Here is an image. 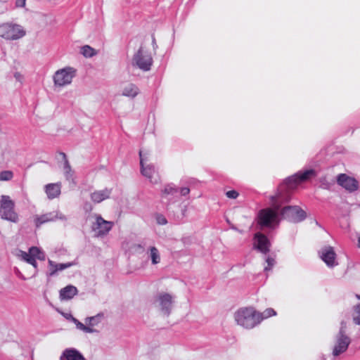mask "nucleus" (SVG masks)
Returning a JSON list of instances; mask_svg holds the SVG:
<instances>
[{
    "mask_svg": "<svg viewBox=\"0 0 360 360\" xmlns=\"http://www.w3.org/2000/svg\"><path fill=\"white\" fill-rule=\"evenodd\" d=\"M289 198L283 196L281 193L277 195L271 196V202L272 209L268 208L262 210L259 213V222L261 225L271 227L274 224L278 222V212L281 204L288 202Z\"/></svg>",
    "mask_w": 360,
    "mask_h": 360,
    "instance_id": "f257e3e1",
    "label": "nucleus"
},
{
    "mask_svg": "<svg viewBox=\"0 0 360 360\" xmlns=\"http://www.w3.org/2000/svg\"><path fill=\"white\" fill-rule=\"evenodd\" d=\"M258 311L253 307H242L234 313L236 323L245 328L252 329L259 324Z\"/></svg>",
    "mask_w": 360,
    "mask_h": 360,
    "instance_id": "f03ea898",
    "label": "nucleus"
},
{
    "mask_svg": "<svg viewBox=\"0 0 360 360\" xmlns=\"http://www.w3.org/2000/svg\"><path fill=\"white\" fill-rule=\"evenodd\" d=\"M351 342V338L347 333V323L342 321L340 323L338 332L335 334L333 338V356L338 357L345 353L347 350Z\"/></svg>",
    "mask_w": 360,
    "mask_h": 360,
    "instance_id": "7ed1b4c3",
    "label": "nucleus"
},
{
    "mask_svg": "<svg viewBox=\"0 0 360 360\" xmlns=\"http://www.w3.org/2000/svg\"><path fill=\"white\" fill-rule=\"evenodd\" d=\"M175 297L174 295L161 292L155 295L153 304L161 314L168 316L172 312Z\"/></svg>",
    "mask_w": 360,
    "mask_h": 360,
    "instance_id": "20e7f679",
    "label": "nucleus"
},
{
    "mask_svg": "<svg viewBox=\"0 0 360 360\" xmlns=\"http://www.w3.org/2000/svg\"><path fill=\"white\" fill-rule=\"evenodd\" d=\"M15 203L8 195H3L0 200V215L4 219L13 223L18 221V214L15 211Z\"/></svg>",
    "mask_w": 360,
    "mask_h": 360,
    "instance_id": "39448f33",
    "label": "nucleus"
},
{
    "mask_svg": "<svg viewBox=\"0 0 360 360\" xmlns=\"http://www.w3.org/2000/svg\"><path fill=\"white\" fill-rule=\"evenodd\" d=\"M26 34L23 27L18 24L5 22L0 25V37L6 40H17Z\"/></svg>",
    "mask_w": 360,
    "mask_h": 360,
    "instance_id": "423d86ee",
    "label": "nucleus"
},
{
    "mask_svg": "<svg viewBox=\"0 0 360 360\" xmlns=\"http://www.w3.org/2000/svg\"><path fill=\"white\" fill-rule=\"evenodd\" d=\"M153 62L151 55L147 51H145L143 47H140L138 51L134 55L131 64L133 66L137 67L140 70L146 72L150 70Z\"/></svg>",
    "mask_w": 360,
    "mask_h": 360,
    "instance_id": "0eeeda50",
    "label": "nucleus"
},
{
    "mask_svg": "<svg viewBox=\"0 0 360 360\" xmlns=\"http://www.w3.org/2000/svg\"><path fill=\"white\" fill-rule=\"evenodd\" d=\"M76 70L72 67H65L57 70L53 75V83L56 86H65L71 84L75 77Z\"/></svg>",
    "mask_w": 360,
    "mask_h": 360,
    "instance_id": "6e6552de",
    "label": "nucleus"
},
{
    "mask_svg": "<svg viewBox=\"0 0 360 360\" xmlns=\"http://www.w3.org/2000/svg\"><path fill=\"white\" fill-rule=\"evenodd\" d=\"M283 218L294 222L298 223L304 220L307 217L306 212L299 206H286L281 211Z\"/></svg>",
    "mask_w": 360,
    "mask_h": 360,
    "instance_id": "1a4fd4ad",
    "label": "nucleus"
},
{
    "mask_svg": "<svg viewBox=\"0 0 360 360\" xmlns=\"http://www.w3.org/2000/svg\"><path fill=\"white\" fill-rule=\"evenodd\" d=\"M316 176L314 169H307L304 172H299L285 179L284 184L286 185L288 190L294 189L299 183L306 181Z\"/></svg>",
    "mask_w": 360,
    "mask_h": 360,
    "instance_id": "9d476101",
    "label": "nucleus"
},
{
    "mask_svg": "<svg viewBox=\"0 0 360 360\" xmlns=\"http://www.w3.org/2000/svg\"><path fill=\"white\" fill-rule=\"evenodd\" d=\"M139 156L142 175L148 179L152 184H158L160 179L156 174L154 166L152 165H145L144 162L146 160V157H145L142 150L139 152Z\"/></svg>",
    "mask_w": 360,
    "mask_h": 360,
    "instance_id": "9b49d317",
    "label": "nucleus"
},
{
    "mask_svg": "<svg viewBox=\"0 0 360 360\" xmlns=\"http://www.w3.org/2000/svg\"><path fill=\"white\" fill-rule=\"evenodd\" d=\"M96 221L92 225L93 230L98 236H105L113 226V222L106 221L101 215L95 214Z\"/></svg>",
    "mask_w": 360,
    "mask_h": 360,
    "instance_id": "f8f14e48",
    "label": "nucleus"
},
{
    "mask_svg": "<svg viewBox=\"0 0 360 360\" xmlns=\"http://www.w3.org/2000/svg\"><path fill=\"white\" fill-rule=\"evenodd\" d=\"M337 183L349 193L356 191L359 187L358 181L354 178L346 174H338L337 176Z\"/></svg>",
    "mask_w": 360,
    "mask_h": 360,
    "instance_id": "ddd939ff",
    "label": "nucleus"
},
{
    "mask_svg": "<svg viewBox=\"0 0 360 360\" xmlns=\"http://www.w3.org/2000/svg\"><path fill=\"white\" fill-rule=\"evenodd\" d=\"M319 255L321 259L328 267H334L338 265L336 253L332 247L326 246L322 248L319 251Z\"/></svg>",
    "mask_w": 360,
    "mask_h": 360,
    "instance_id": "4468645a",
    "label": "nucleus"
},
{
    "mask_svg": "<svg viewBox=\"0 0 360 360\" xmlns=\"http://www.w3.org/2000/svg\"><path fill=\"white\" fill-rule=\"evenodd\" d=\"M65 220V217L58 211L46 213L42 215H36L34 219V222L37 227H39L41 224L53 221L56 219Z\"/></svg>",
    "mask_w": 360,
    "mask_h": 360,
    "instance_id": "2eb2a0df",
    "label": "nucleus"
},
{
    "mask_svg": "<svg viewBox=\"0 0 360 360\" xmlns=\"http://www.w3.org/2000/svg\"><path fill=\"white\" fill-rule=\"evenodd\" d=\"M161 197L167 203L176 202L179 200V189L173 184H167L162 189Z\"/></svg>",
    "mask_w": 360,
    "mask_h": 360,
    "instance_id": "dca6fc26",
    "label": "nucleus"
},
{
    "mask_svg": "<svg viewBox=\"0 0 360 360\" xmlns=\"http://www.w3.org/2000/svg\"><path fill=\"white\" fill-rule=\"evenodd\" d=\"M254 248L264 254H266L269 251L270 242L268 238L260 233L255 235Z\"/></svg>",
    "mask_w": 360,
    "mask_h": 360,
    "instance_id": "f3484780",
    "label": "nucleus"
},
{
    "mask_svg": "<svg viewBox=\"0 0 360 360\" xmlns=\"http://www.w3.org/2000/svg\"><path fill=\"white\" fill-rule=\"evenodd\" d=\"M59 360H86L84 355L77 349L69 347L61 353Z\"/></svg>",
    "mask_w": 360,
    "mask_h": 360,
    "instance_id": "a211bd4d",
    "label": "nucleus"
},
{
    "mask_svg": "<svg viewBox=\"0 0 360 360\" xmlns=\"http://www.w3.org/2000/svg\"><path fill=\"white\" fill-rule=\"evenodd\" d=\"M48 264L50 276H53L56 275L58 271H63L65 269L70 268L77 264L75 262L58 264L50 259H49Z\"/></svg>",
    "mask_w": 360,
    "mask_h": 360,
    "instance_id": "6ab92c4d",
    "label": "nucleus"
},
{
    "mask_svg": "<svg viewBox=\"0 0 360 360\" xmlns=\"http://www.w3.org/2000/svg\"><path fill=\"white\" fill-rule=\"evenodd\" d=\"M61 155L63 158V170L65 179L70 183L75 185L76 181L75 180V172L72 169L66 155L64 153H62Z\"/></svg>",
    "mask_w": 360,
    "mask_h": 360,
    "instance_id": "aec40b11",
    "label": "nucleus"
},
{
    "mask_svg": "<svg viewBox=\"0 0 360 360\" xmlns=\"http://www.w3.org/2000/svg\"><path fill=\"white\" fill-rule=\"evenodd\" d=\"M111 193L112 190L107 188L103 190L95 191L91 193V199L95 203H100L109 198Z\"/></svg>",
    "mask_w": 360,
    "mask_h": 360,
    "instance_id": "412c9836",
    "label": "nucleus"
},
{
    "mask_svg": "<svg viewBox=\"0 0 360 360\" xmlns=\"http://www.w3.org/2000/svg\"><path fill=\"white\" fill-rule=\"evenodd\" d=\"M44 188L48 198L52 200L60 195L61 192V184H48L45 186Z\"/></svg>",
    "mask_w": 360,
    "mask_h": 360,
    "instance_id": "4be33fe9",
    "label": "nucleus"
},
{
    "mask_svg": "<svg viewBox=\"0 0 360 360\" xmlns=\"http://www.w3.org/2000/svg\"><path fill=\"white\" fill-rule=\"evenodd\" d=\"M78 292L77 288L72 285H67L60 290V299L68 300L72 299Z\"/></svg>",
    "mask_w": 360,
    "mask_h": 360,
    "instance_id": "5701e85b",
    "label": "nucleus"
},
{
    "mask_svg": "<svg viewBox=\"0 0 360 360\" xmlns=\"http://www.w3.org/2000/svg\"><path fill=\"white\" fill-rule=\"evenodd\" d=\"M16 255L19 258H20L22 260H23V261L26 262L27 263L30 264L31 265H32L33 267L35 269L34 274H37V262H36L34 258L32 257V256L30 255L29 250H28V252H25V251H22V250H18L17 251Z\"/></svg>",
    "mask_w": 360,
    "mask_h": 360,
    "instance_id": "b1692460",
    "label": "nucleus"
},
{
    "mask_svg": "<svg viewBox=\"0 0 360 360\" xmlns=\"http://www.w3.org/2000/svg\"><path fill=\"white\" fill-rule=\"evenodd\" d=\"M139 94V88L134 84H127L122 89V95L129 98H135Z\"/></svg>",
    "mask_w": 360,
    "mask_h": 360,
    "instance_id": "393cba45",
    "label": "nucleus"
},
{
    "mask_svg": "<svg viewBox=\"0 0 360 360\" xmlns=\"http://www.w3.org/2000/svg\"><path fill=\"white\" fill-rule=\"evenodd\" d=\"M148 257L151 260L153 265H156L160 262L161 257L159 250L154 246L150 247L147 250Z\"/></svg>",
    "mask_w": 360,
    "mask_h": 360,
    "instance_id": "a878e982",
    "label": "nucleus"
},
{
    "mask_svg": "<svg viewBox=\"0 0 360 360\" xmlns=\"http://www.w3.org/2000/svg\"><path fill=\"white\" fill-rule=\"evenodd\" d=\"M70 320L76 325L77 329L86 333H93L96 330L91 327H88V326H85L80 321H79L76 318L73 317L71 314L69 315Z\"/></svg>",
    "mask_w": 360,
    "mask_h": 360,
    "instance_id": "bb28decb",
    "label": "nucleus"
},
{
    "mask_svg": "<svg viewBox=\"0 0 360 360\" xmlns=\"http://www.w3.org/2000/svg\"><path fill=\"white\" fill-rule=\"evenodd\" d=\"M103 315L98 314L94 316L87 317L85 319V323L88 325V327L93 328V327L97 326L101 321Z\"/></svg>",
    "mask_w": 360,
    "mask_h": 360,
    "instance_id": "cd10ccee",
    "label": "nucleus"
},
{
    "mask_svg": "<svg viewBox=\"0 0 360 360\" xmlns=\"http://www.w3.org/2000/svg\"><path fill=\"white\" fill-rule=\"evenodd\" d=\"M30 255L32 256V257L36 259H38L39 260H44L45 259V255L44 252L37 247H31L29 249Z\"/></svg>",
    "mask_w": 360,
    "mask_h": 360,
    "instance_id": "c85d7f7f",
    "label": "nucleus"
},
{
    "mask_svg": "<svg viewBox=\"0 0 360 360\" xmlns=\"http://www.w3.org/2000/svg\"><path fill=\"white\" fill-rule=\"evenodd\" d=\"M276 314V312L275 310L272 308H268L265 309L263 312L260 313L258 311V316L259 318V324L261 323V321L265 319H267L269 317H271L272 316H275Z\"/></svg>",
    "mask_w": 360,
    "mask_h": 360,
    "instance_id": "c756f323",
    "label": "nucleus"
},
{
    "mask_svg": "<svg viewBox=\"0 0 360 360\" xmlns=\"http://www.w3.org/2000/svg\"><path fill=\"white\" fill-rule=\"evenodd\" d=\"M81 53L86 58H91L95 56L96 52L92 47L85 45L81 48Z\"/></svg>",
    "mask_w": 360,
    "mask_h": 360,
    "instance_id": "7c9ffc66",
    "label": "nucleus"
},
{
    "mask_svg": "<svg viewBox=\"0 0 360 360\" xmlns=\"http://www.w3.org/2000/svg\"><path fill=\"white\" fill-rule=\"evenodd\" d=\"M352 316L355 324L360 325V303L354 307Z\"/></svg>",
    "mask_w": 360,
    "mask_h": 360,
    "instance_id": "2f4dec72",
    "label": "nucleus"
},
{
    "mask_svg": "<svg viewBox=\"0 0 360 360\" xmlns=\"http://www.w3.org/2000/svg\"><path fill=\"white\" fill-rule=\"evenodd\" d=\"M13 177V173L10 170H5L0 172V181H10Z\"/></svg>",
    "mask_w": 360,
    "mask_h": 360,
    "instance_id": "473e14b6",
    "label": "nucleus"
},
{
    "mask_svg": "<svg viewBox=\"0 0 360 360\" xmlns=\"http://www.w3.org/2000/svg\"><path fill=\"white\" fill-rule=\"evenodd\" d=\"M320 182V187L323 189H329L331 186L333 185V183L329 182L326 177H322L319 180Z\"/></svg>",
    "mask_w": 360,
    "mask_h": 360,
    "instance_id": "72a5a7b5",
    "label": "nucleus"
},
{
    "mask_svg": "<svg viewBox=\"0 0 360 360\" xmlns=\"http://www.w3.org/2000/svg\"><path fill=\"white\" fill-rule=\"evenodd\" d=\"M266 262L267 263V266L264 267V271H268L272 269V267L275 264V259L273 257H267L266 258Z\"/></svg>",
    "mask_w": 360,
    "mask_h": 360,
    "instance_id": "f704fd0d",
    "label": "nucleus"
},
{
    "mask_svg": "<svg viewBox=\"0 0 360 360\" xmlns=\"http://www.w3.org/2000/svg\"><path fill=\"white\" fill-rule=\"evenodd\" d=\"M156 221L160 225H165L167 223V219L162 214H158L156 217Z\"/></svg>",
    "mask_w": 360,
    "mask_h": 360,
    "instance_id": "c9c22d12",
    "label": "nucleus"
},
{
    "mask_svg": "<svg viewBox=\"0 0 360 360\" xmlns=\"http://www.w3.org/2000/svg\"><path fill=\"white\" fill-rule=\"evenodd\" d=\"M226 195L229 198L236 199L238 196V193L235 190L229 191L226 193Z\"/></svg>",
    "mask_w": 360,
    "mask_h": 360,
    "instance_id": "e433bc0d",
    "label": "nucleus"
},
{
    "mask_svg": "<svg viewBox=\"0 0 360 360\" xmlns=\"http://www.w3.org/2000/svg\"><path fill=\"white\" fill-rule=\"evenodd\" d=\"M189 193H190V189L188 187H183V188H181L180 190H179V193H180V195L181 196H186L189 194Z\"/></svg>",
    "mask_w": 360,
    "mask_h": 360,
    "instance_id": "4c0bfd02",
    "label": "nucleus"
},
{
    "mask_svg": "<svg viewBox=\"0 0 360 360\" xmlns=\"http://www.w3.org/2000/svg\"><path fill=\"white\" fill-rule=\"evenodd\" d=\"M26 0H15V6L17 7H24L25 6Z\"/></svg>",
    "mask_w": 360,
    "mask_h": 360,
    "instance_id": "58836bf2",
    "label": "nucleus"
},
{
    "mask_svg": "<svg viewBox=\"0 0 360 360\" xmlns=\"http://www.w3.org/2000/svg\"><path fill=\"white\" fill-rule=\"evenodd\" d=\"M14 77L15 78L16 80L19 81V82H22V76L20 75V73L19 72H15L14 74Z\"/></svg>",
    "mask_w": 360,
    "mask_h": 360,
    "instance_id": "ea45409f",
    "label": "nucleus"
},
{
    "mask_svg": "<svg viewBox=\"0 0 360 360\" xmlns=\"http://www.w3.org/2000/svg\"><path fill=\"white\" fill-rule=\"evenodd\" d=\"M152 44L154 49H155L158 47L156 40L154 36L152 37Z\"/></svg>",
    "mask_w": 360,
    "mask_h": 360,
    "instance_id": "a19ab883",
    "label": "nucleus"
},
{
    "mask_svg": "<svg viewBox=\"0 0 360 360\" xmlns=\"http://www.w3.org/2000/svg\"><path fill=\"white\" fill-rule=\"evenodd\" d=\"M84 209L86 211H91L92 210V206L90 204L86 203L84 205Z\"/></svg>",
    "mask_w": 360,
    "mask_h": 360,
    "instance_id": "79ce46f5",
    "label": "nucleus"
},
{
    "mask_svg": "<svg viewBox=\"0 0 360 360\" xmlns=\"http://www.w3.org/2000/svg\"><path fill=\"white\" fill-rule=\"evenodd\" d=\"M19 276H20V278H22L23 280L26 279L25 277L23 275H22L21 274H20V273H19Z\"/></svg>",
    "mask_w": 360,
    "mask_h": 360,
    "instance_id": "37998d69",
    "label": "nucleus"
},
{
    "mask_svg": "<svg viewBox=\"0 0 360 360\" xmlns=\"http://www.w3.org/2000/svg\"><path fill=\"white\" fill-rule=\"evenodd\" d=\"M358 247L360 248V237L359 238L358 240Z\"/></svg>",
    "mask_w": 360,
    "mask_h": 360,
    "instance_id": "c03bdc74",
    "label": "nucleus"
},
{
    "mask_svg": "<svg viewBox=\"0 0 360 360\" xmlns=\"http://www.w3.org/2000/svg\"><path fill=\"white\" fill-rule=\"evenodd\" d=\"M356 297L360 300V295H356Z\"/></svg>",
    "mask_w": 360,
    "mask_h": 360,
    "instance_id": "a18cd8bd",
    "label": "nucleus"
},
{
    "mask_svg": "<svg viewBox=\"0 0 360 360\" xmlns=\"http://www.w3.org/2000/svg\"><path fill=\"white\" fill-rule=\"evenodd\" d=\"M322 360H326V358L324 356H323Z\"/></svg>",
    "mask_w": 360,
    "mask_h": 360,
    "instance_id": "49530a36",
    "label": "nucleus"
}]
</instances>
